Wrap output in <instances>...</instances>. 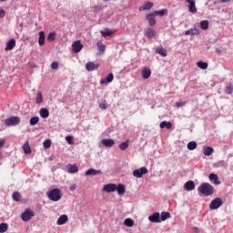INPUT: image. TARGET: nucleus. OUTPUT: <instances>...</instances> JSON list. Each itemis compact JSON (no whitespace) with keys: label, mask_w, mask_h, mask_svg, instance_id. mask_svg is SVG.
Returning <instances> with one entry per match:
<instances>
[{"label":"nucleus","mask_w":233,"mask_h":233,"mask_svg":"<svg viewBox=\"0 0 233 233\" xmlns=\"http://www.w3.org/2000/svg\"><path fill=\"white\" fill-rule=\"evenodd\" d=\"M35 103L36 105H41V103H43V94L41 92L36 94Z\"/></svg>","instance_id":"41"},{"label":"nucleus","mask_w":233,"mask_h":233,"mask_svg":"<svg viewBox=\"0 0 233 233\" xmlns=\"http://www.w3.org/2000/svg\"><path fill=\"white\" fill-rule=\"evenodd\" d=\"M145 35L147 37V39H152V37H156V31H154L152 28H147L145 32Z\"/></svg>","instance_id":"25"},{"label":"nucleus","mask_w":233,"mask_h":233,"mask_svg":"<svg viewBox=\"0 0 233 233\" xmlns=\"http://www.w3.org/2000/svg\"><path fill=\"white\" fill-rule=\"evenodd\" d=\"M97 68H99V64L94 62H87L86 64V70H87V72H94V70H97Z\"/></svg>","instance_id":"10"},{"label":"nucleus","mask_w":233,"mask_h":233,"mask_svg":"<svg viewBox=\"0 0 233 233\" xmlns=\"http://www.w3.org/2000/svg\"><path fill=\"white\" fill-rule=\"evenodd\" d=\"M103 174V171L101 169H94V168H89L85 172V176H98Z\"/></svg>","instance_id":"13"},{"label":"nucleus","mask_w":233,"mask_h":233,"mask_svg":"<svg viewBox=\"0 0 233 233\" xmlns=\"http://www.w3.org/2000/svg\"><path fill=\"white\" fill-rule=\"evenodd\" d=\"M185 35H199V29L190 28L185 31Z\"/></svg>","instance_id":"20"},{"label":"nucleus","mask_w":233,"mask_h":233,"mask_svg":"<svg viewBox=\"0 0 233 233\" xmlns=\"http://www.w3.org/2000/svg\"><path fill=\"white\" fill-rule=\"evenodd\" d=\"M155 15H160V17H163V15H167L168 14L167 9H162L158 11H154L153 13Z\"/></svg>","instance_id":"36"},{"label":"nucleus","mask_w":233,"mask_h":233,"mask_svg":"<svg viewBox=\"0 0 233 233\" xmlns=\"http://www.w3.org/2000/svg\"><path fill=\"white\" fill-rule=\"evenodd\" d=\"M128 143H129L128 139L120 143L119 146H118L120 150H127L128 148Z\"/></svg>","instance_id":"40"},{"label":"nucleus","mask_w":233,"mask_h":233,"mask_svg":"<svg viewBox=\"0 0 233 233\" xmlns=\"http://www.w3.org/2000/svg\"><path fill=\"white\" fill-rule=\"evenodd\" d=\"M50 116V111H48L46 108H41L40 109V116L43 117V119H46Z\"/></svg>","instance_id":"31"},{"label":"nucleus","mask_w":233,"mask_h":233,"mask_svg":"<svg viewBox=\"0 0 233 233\" xmlns=\"http://www.w3.org/2000/svg\"><path fill=\"white\" fill-rule=\"evenodd\" d=\"M12 198L14 201H16V203H18V201H21V194L17 191L13 193Z\"/></svg>","instance_id":"42"},{"label":"nucleus","mask_w":233,"mask_h":233,"mask_svg":"<svg viewBox=\"0 0 233 233\" xmlns=\"http://www.w3.org/2000/svg\"><path fill=\"white\" fill-rule=\"evenodd\" d=\"M15 46V39L11 38L5 48V52H8V50H14V47Z\"/></svg>","instance_id":"21"},{"label":"nucleus","mask_w":233,"mask_h":233,"mask_svg":"<svg viewBox=\"0 0 233 233\" xmlns=\"http://www.w3.org/2000/svg\"><path fill=\"white\" fill-rule=\"evenodd\" d=\"M198 192H200L201 194H203V196H212V194H214V186L210 185L208 183H202L199 187H198Z\"/></svg>","instance_id":"1"},{"label":"nucleus","mask_w":233,"mask_h":233,"mask_svg":"<svg viewBox=\"0 0 233 233\" xmlns=\"http://www.w3.org/2000/svg\"><path fill=\"white\" fill-rule=\"evenodd\" d=\"M214 154V147H204V156H212Z\"/></svg>","instance_id":"32"},{"label":"nucleus","mask_w":233,"mask_h":233,"mask_svg":"<svg viewBox=\"0 0 233 233\" xmlns=\"http://www.w3.org/2000/svg\"><path fill=\"white\" fill-rule=\"evenodd\" d=\"M197 66L200 68L201 70H207L208 68V63L198 61L197 62Z\"/></svg>","instance_id":"30"},{"label":"nucleus","mask_w":233,"mask_h":233,"mask_svg":"<svg viewBox=\"0 0 233 233\" xmlns=\"http://www.w3.org/2000/svg\"><path fill=\"white\" fill-rule=\"evenodd\" d=\"M100 34L103 37L110 36L114 34V31L110 30L109 28H105L103 31H100Z\"/></svg>","instance_id":"33"},{"label":"nucleus","mask_w":233,"mask_h":233,"mask_svg":"<svg viewBox=\"0 0 233 233\" xmlns=\"http://www.w3.org/2000/svg\"><path fill=\"white\" fill-rule=\"evenodd\" d=\"M124 225H126V227H134V220L132 218H126Z\"/></svg>","instance_id":"45"},{"label":"nucleus","mask_w":233,"mask_h":233,"mask_svg":"<svg viewBox=\"0 0 233 233\" xmlns=\"http://www.w3.org/2000/svg\"><path fill=\"white\" fill-rule=\"evenodd\" d=\"M44 148H50L52 147V140L51 139H46L43 143Z\"/></svg>","instance_id":"47"},{"label":"nucleus","mask_w":233,"mask_h":233,"mask_svg":"<svg viewBox=\"0 0 233 233\" xmlns=\"http://www.w3.org/2000/svg\"><path fill=\"white\" fill-rule=\"evenodd\" d=\"M116 188H117V185L109 183L104 186L103 191L106 192L107 194H110L112 192H116Z\"/></svg>","instance_id":"7"},{"label":"nucleus","mask_w":233,"mask_h":233,"mask_svg":"<svg viewBox=\"0 0 233 233\" xmlns=\"http://www.w3.org/2000/svg\"><path fill=\"white\" fill-rule=\"evenodd\" d=\"M143 79H148L152 76V71L148 67H144L141 71Z\"/></svg>","instance_id":"19"},{"label":"nucleus","mask_w":233,"mask_h":233,"mask_svg":"<svg viewBox=\"0 0 233 233\" xmlns=\"http://www.w3.org/2000/svg\"><path fill=\"white\" fill-rule=\"evenodd\" d=\"M68 221V216L62 215L56 220V225H65Z\"/></svg>","instance_id":"23"},{"label":"nucleus","mask_w":233,"mask_h":233,"mask_svg":"<svg viewBox=\"0 0 233 233\" xmlns=\"http://www.w3.org/2000/svg\"><path fill=\"white\" fill-rule=\"evenodd\" d=\"M221 205H223V199H221V198H217L210 202L209 208L210 210H218Z\"/></svg>","instance_id":"5"},{"label":"nucleus","mask_w":233,"mask_h":233,"mask_svg":"<svg viewBox=\"0 0 233 233\" xmlns=\"http://www.w3.org/2000/svg\"><path fill=\"white\" fill-rule=\"evenodd\" d=\"M57 68H59V63L58 62H53L51 63V69L52 70H57Z\"/></svg>","instance_id":"51"},{"label":"nucleus","mask_w":233,"mask_h":233,"mask_svg":"<svg viewBox=\"0 0 233 233\" xmlns=\"http://www.w3.org/2000/svg\"><path fill=\"white\" fill-rule=\"evenodd\" d=\"M23 150L25 154H32V149L30 148V144H28V142L24 144Z\"/></svg>","instance_id":"37"},{"label":"nucleus","mask_w":233,"mask_h":233,"mask_svg":"<svg viewBox=\"0 0 233 233\" xmlns=\"http://www.w3.org/2000/svg\"><path fill=\"white\" fill-rule=\"evenodd\" d=\"M118 196H124L125 192H127V188L125 187V185L118 184L116 188Z\"/></svg>","instance_id":"22"},{"label":"nucleus","mask_w":233,"mask_h":233,"mask_svg":"<svg viewBox=\"0 0 233 233\" xmlns=\"http://www.w3.org/2000/svg\"><path fill=\"white\" fill-rule=\"evenodd\" d=\"M73 52L75 54L79 53L80 50H83V44H81V40H76L72 44Z\"/></svg>","instance_id":"8"},{"label":"nucleus","mask_w":233,"mask_h":233,"mask_svg":"<svg viewBox=\"0 0 233 233\" xmlns=\"http://www.w3.org/2000/svg\"><path fill=\"white\" fill-rule=\"evenodd\" d=\"M156 54H159L162 57H167V49L163 46H158L156 48Z\"/></svg>","instance_id":"26"},{"label":"nucleus","mask_w":233,"mask_h":233,"mask_svg":"<svg viewBox=\"0 0 233 233\" xmlns=\"http://www.w3.org/2000/svg\"><path fill=\"white\" fill-rule=\"evenodd\" d=\"M47 41L52 43L53 41H56V32L49 33L47 35Z\"/></svg>","instance_id":"46"},{"label":"nucleus","mask_w":233,"mask_h":233,"mask_svg":"<svg viewBox=\"0 0 233 233\" xmlns=\"http://www.w3.org/2000/svg\"><path fill=\"white\" fill-rule=\"evenodd\" d=\"M151 223H161L159 212H155L148 217Z\"/></svg>","instance_id":"12"},{"label":"nucleus","mask_w":233,"mask_h":233,"mask_svg":"<svg viewBox=\"0 0 233 233\" xmlns=\"http://www.w3.org/2000/svg\"><path fill=\"white\" fill-rule=\"evenodd\" d=\"M76 188H77V186H76V184L69 187V190H71V192H74V190H76Z\"/></svg>","instance_id":"55"},{"label":"nucleus","mask_w":233,"mask_h":233,"mask_svg":"<svg viewBox=\"0 0 233 233\" xmlns=\"http://www.w3.org/2000/svg\"><path fill=\"white\" fill-rule=\"evenodd\" d=\"M46 196L50 201H60L61 198H63V194L61 193V189L53 188L46 193Z\"/></svg>","instance_id":"2"},{"label":"nucleus","mask_w":233,"mask_h":233,"mask_svg":"<svg viewBox=\"0 0 233 233\" xmlns=\"http://www.w3.org/2000/svg\"><path fill=\"white\" fill-rule=\"evenodd\" d=\"M98 52H105L106 46L101 43H97Z\"/></svg>","instance_id":"52"},{"label":"nucleus","mask_w":233,"mask_h":233,"mask_svg":"<svg viewBox=\"0 0 233 233\" xmlns=\"http://www.w3.org/2000/svg\"><path fill=\"white\" fill-rule=\"evenodd\" d=\"M103 10V7H101V5H94L93 7V12L95 14H99V12H101Z\"/></svg>","instance_id":"48"},{"label":"nucleus","mask_w":233,"mask_h":233,"mask_svg":"<svg viewBox=\"0 0 233 233\" xmlns=\"http://www.w3.org/2000/svg\"><path fill=\"white\" fill-rule=\"evenodd\" d=\"M154 6V3L152 2H147L146 4H144L143 5H141L139 7V11L143 12V10H151V8Z\"/></svg>","instance_id":"24"},{"label":"nucleus","mask_w":233,"mask_h":233,"mask_svg":"<svg viewBox=\"0 0 233 233\" xmlns=\"http://www.w3.org/2000/svg\"><path fill=\"white\" fill-rule=\"evenodd\" d=\"M208 20H203L200 22V28L201 30H208Z\"/></svg>","instance_id":"39"},{"label":"nucleus","mask_w":233,"mask_h":233,"mask_svg":"<svg viewBox=\"0 0 233 233\" xmlns=\"http://www.w3.org/2000/svg\"><path fill=\"white\" fill-rule=\"evenodd\" d=\"M6 15V12L4 9H0V19H3Z\"/></svg>","instance_id":"54"},{"label":"nucleus","mask_w":233,"mask_h":233,"mask_svg":"<svg viewBox=\"0 0 233 233\" xmlns=\"http://www.w3.org/2000/svg\"><path fill=\"white\" fill-rule=\"evenodd\" d=\"M35 216V213L30 209L26 208L22 214H21V219L23 221H30Z\"/></svg>","instance_id":"4"},{"label":"nucleus","mask_w":233,"mask_h":233,"mask_svg":"<svg viewBox=\"0 0 233 233\" xmlns=\"http://www.w3.org/2000/svg\"><path fill=\"white\" fill-rule=\"evenodd\" d=\"M6 127H17L21 123L19 116H10L5 120Z\"/></svg>","instance_id":"3"},{"label":"nucleus","mask_w":233,"mask_h":233,"mask_svg":"<svg viewBox=\"0 0 233 233\" xmlns=\"http://www.w3.org/2000/svg\"><path fill=\"white\" fill-rule=\"evenodd\" d=\"M5 139H0V148H3L5 147Z\"/></svg>","instance_id":"56"},{"label":"nucleus","mask_w":233,"mask_h":233,"mask_svg":"<svg viewBox=\"0 0 233 233\" xmlns=\"http://www.w3.org/2000/svg\"><path fill=\"white\" fill-rule=\"evenodd\" d=\"M187 150H196L198 148V142L197 141H190L187 143Z\"/></svg>","instance_id":"35"},{"label":"nucleus","mask_w":233,"mask_h":233,"mask_svg":"<svg viewBox=\"0 0 233 233\" xmlns=\"http://www.w3.org/2000/svg\"><path fill=\"white\" fill-rule=\"evenodd\" d=\"M208 177L213 185H221V181H219V177L217 174L211 173Z\"/></svg>","instance_id":"15"},{"label":"nucleus","mask_w":233,"mask_h":233,"mask_svg":"<svg viewBox=\"0 0 233 233\" xmlns=\"http://www.w3.org/2000/svg\"><path fill=\"white\" fill-rule=\"evenodd\" d=\"M146 19L148 21L149 26H155L157 22H156V15L154 13L147 15Z\"/></svg>","instance_id":"14"},{"label":"nucleus","mask_w":233,"mask_h":233,"mask_svg":"<svg viewBox=\"0 0 233 233\" xmlns=\"http://www.w3.org/2000/svg\"><path fill=\"white\" fill-rule=\"evenodd\" d=\"M67 172L69 174H77V172H79V167H77V166L76 164H74V165L68 164L67 165Z\"/></svg>","instance_id":"16"},{"label":"nucleus","mask_w":233,"mask_h":233,"mask_svg":"<svg viewBox=\"0 0 233 233\" xmlns=\"http://www.w3.org/2000/svg\"><path fill=\"white\" fill-rule=\"evenodd\" d=\"M160 128H167V130H170L172 128V123L167 121H162L159 125Z\"/></svg>","instance_id":"28"},{"label":"nucleus","mask_w":233,"mask_h":233,"mask_svg":"<svg viewBox=\"0 0 233 233\" xmlns=\"http://www.w3.org/2000/svg\"><path fill=\"white\" fill-rule=\"evenodd\" d=\"M66 141H67L68 145H74V137L72 136L66 137Z\"/></svg>","instance_id":"50"},{"label":"nucleus","mask_w":233,"mask_h":233,"mask_svg":"<svg viewBox=\"0 0 233 233\" xmlns=\"http://www.w3.org/2000/svg\"><path fill=\"white\" fill-rule=\"evenodd\" d=\"M8 230V224L7 223H1L0 224V233H5Z\"/></svg>","instance_id":"44"},{"label":"nucleus","mask_w":233,"mask_h":233,"mask_svg":"<svg viewBox=\"0 0 233 233\" xmlns=\"http://www.w3.org/2000/svg\"><path fill=\"white\" fill-rule=\"evenodd\" d=\"M145 174H148V169H147V167H140L138 169H135L133 171V176L135 177H143V176H145Z\"/></svg>","instance_id":"6"},{"label":"nucleus","mask_w":233,"mask_h":233,"mask_svg":"<svg viewBox=\"0 0 233 233\" xmlns=\"http://www.w3.org/2000/svg\"><path fill=\"white\" fill-rule=\"evenodd\" d=\"M214 168H225L227 167V162L225 160H219L213 165Z\"/></svg>","instance_id":"27"},{"label":"nucleus","mask_w":233,"mask_h":233,"mask_svg":"<svg viewBox=\"0 0 233 233\" xmlns=\"http://www.w3.org/2000/svg\"><path fill=\"white\" fill-rule=\"evenodd\" d=\"M185 105H187V102H177L176 103V106L177 108H181V106H185Z\"/></svg>","instance_id":"53"},{"label":"nucleus","mask_w":233,"mask_h":233,"mask_svg":"<svg viewBox=\"0 0 233 233\" xmlns=\"http://www.w3.org/2000/svg\"><path fill=\"white\" fill-rule=\"evenodd\" d=\"M233 93V86L232 84H228L225 88V94H232Z\"/></svg>","instance_id":"43"},{"label":"nucleus","mask_w":233,"mask_h":233,"mask_svg":"<svg viewBox=\"0 0 233 233\" xmlns=\"http://www.w3.org/2000/svg\"><path fill=\"white\" fill-rule=\"evenodd\" d=\"M102 145H104V147H106L107 148H112V147H114V145H116V141H114V139L112 138H104L101 140Z\"/></svg>","instance_id":"11"},{"label":"nucleus","mask_w":233,"mask_h":233,"mask_svg":"<svg viewBox=\"0 0 233 233\" xmlns=\"http://www.w3.org/2000/svg\"><path fill=\"white\" fill-rule=\"evenodd\" d=\"M194 188H196V184L192 180L186 182L184 185V189L187 190L188 192L194 190Z\"/></svg>","instance_id":"17"},{"label":"nucleus","mask_w":233,"mask_h":233,"mask_svg":"<svg viewBox=\"0 0 233 233\" xmlns=\"http://www.w3.org/2000/svg\"><path fill=\"white\" fill-rule=\"evenodd\" d=\"M2 3H5V1H6V0H0Z\"/></svg>","instance_id":"58"},{"label":"nucleus","mask_w":233,"mask_h":233,"mask_svg":"<svg viewBox=\"0 0 233 233\" xmlns=\"http://www.w3.org/2000/svg\"><path fill=\"white\" fill-rule=\"evenodd\" d=\"M29 123H30L31 127H35V125H37V123H39V116H32L30 118Z\"/></svg>","instance_id":"38"},{"label":"nucleus","mask_w":233,"mask_h":233,"mask_svg":"<svg viewBox=\"0 0 233 233\" xmlns=\"http://www.w3.org/2000/svg\"><path fill=\"white\" fill-rule=\"evenodd\" d=\"M167 219H170V213L167 211H162L160 214V223L162 221H167Z\"/></svg>","instance_id":"29"},{"label":"nucleus","mask_w":233,"mask_h":233,"mask_svg":"<svg viewBox=\"0 0 233 233\" xmlns=\"http://www.w3.org/2000/svg\"><path fill=\"white\" fill-rule=\"evenodd\" d=\"M38 44L40 46H43V45H45V31L39 32Z\"/></svg>","instance_id":"34"},{"label":"nucleus","mask_w":233,"mask_h":233,"mask_svg":"<svg viewBox=\"0 0 233 233\" xmlns=\"http://www.w3.org/2000/svg\"><path fill=\"white\" fill-rule=\"evenodd\" d=\"M99 108H101V110H106V108H108V105L106 104V102L104 100V102L99 104Z\"/></svg>","instance_id":"49"},{"label":"nucleus","mask_w":233,"mask_h":233,"mask_svg":"<svg viewBox=\"0 0 233 233\" xmlns=\"http://www.w3.org/2000/svg\"><path fill=\"white\" fill-rule=\"evenodd\" d=\"M230 0H221V3H228Z\"/></svg>","instance_id":"57"},{"label":"nucleus","mask_w":233,"mask_h":233,"mask_svg":"<svg viewBox=\"0 0 233 233\" xmlns=\"http://www.w3.org/2000/svg\"><path fill=\"white\" fill-rule=\"evenodd\" d=\"M186 3H188V12L191 14H196L198 8L196 7V0H186Z\"/></svg>","instance_id":"9"},{"label":"nucleus","mask_w":233,"mask_h":233,"mask_svg":"<svg viewBox=\"0 0 233 233\" xmlns=\"http://www.w3.org/2000/svg\"><path fill=\"white\" fill-rule=\"evenodd\" d=\"M114 81V74L109 73L106 78L100 80V85H106V83H112Z\"/></svg>","instance_id":"18"}]
</instances>
